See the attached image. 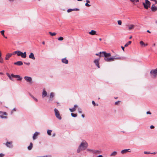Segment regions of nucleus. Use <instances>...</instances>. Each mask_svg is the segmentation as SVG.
I'll list each match as a JSON object with an SVG mask.
<instances>
[{
  "instance_id": "obj_28",
  "label": "nucleus",
  "mask_w": 157,
  "mask_h": 157,
  "mask_svg": "<svg viewBox=\"0 0 157 157\" xmlns=\"http://www.w3.org/2000/svg\"><path fill=\"white\" fill-rule=\"evenodd\" d=\"M52 132V130H48L47 131V134L49 136H50L51 135Z\"/></svg>"
},
{
  "instance_id": "obj_17",
  "label": "nucleus",
  "mask_w": 157,
  "mask_h": 157,
  "mask_svg": "<svg viewBox=\"0 0 157 157\" xmlns=\"http://www.w3.org/2000/svg\"><path fill=\"white\" fill-rule=\"evenodd\" d=\"M131 150L130 149H124L122 150L121 151V153L122 154H124V153H126L128 152H130Z\"/></svg>"
},
{
  "instance_id": "obj_47",
  "label": "nucleus",
  "mask_w": 157,
  "mask_h": 157,
  "mask_svg": "<svg viewBox=\"0 0 157 157\" xmlns=\"http://www.w3.org/2000/svg\"><path fill=\"white\" fill-rule=\"evenodd\" d=\"M32 97L33 98V99L36 101H37L38 100L36 98L34 97L33 96H32Z\"/></svg>"
},
{
  "instance_id": "obj_5",
  "label": "nucleus",
  "mask_w": 157,
  "mask_h": 157,
  "mask_svg": "<svg viewBox=\"0 0 157 157\" xmlns=\"http://www.w3.org/2000/svg\"><path fill=\"white\" fill-rule=\"evenodd\" d=\"M150 74L152 78H155L157 75V68L155 70H151L150 72Z\"/></svg>"
},
{
  "instance_id": "obj_55",
  "label": "nucleus",
  "mask_w": 157,
  "mask_h": 157,
  "mask_svg": "<svg viewBox=\"0 0 157 157\" xmlns=\"http://www.w3.org/2000/svg\"><path fill=\"white\" fill-rule=\"evenodd\" d=\"M146 113L147 114H151V113L150 112H149V111L147 112Z\"/></svg>"
},
{
  "instance_id": "obj_34",
  "label": "nucleus",
  "mask_w": 157,
  "mask_h": 157,
  "mask_svg": "<svg viewBox=\"0 0 157 157\" xmlns=\"http://www.w3.org/2000/svg\"><path fill=\"white\" fill-rule=\"evenodd\" d=\"M71 115L72 117H75L77 116V114H75V113H71Z\"/></svg>"
},
{
  "instance_id": "obj_46",
  "label": "nucleus",
  "mask_w": 157,
  "mask_h": 157,
  "mask_svg": "<svg viewBox=\"0 0 157 157\" xmlns=\"http://www.w3.org/2000/svg\"><path fill=\"white\" fill-rule=\"evenodd\" d=\"M85 6H87V7H89L90 6V5L88 4V3H86V4H85Z\"/></svg>"
},
{
  "instance_id": "obj_64",
  "label": "nucleus",
  "mask_w": 157,
  "mask_h": 157,
  "mask_svg": "<svg viewBox=\"0 0 157 157\" xmlns=\"http://www.w3.org/2000/svg\"><path fill=\"white\" fill-rule=\"evenodd\" d=\"M42 44H45V42L44 41H43L42 43Z\"/></svg>"
},
{
  "instance_id": "obj_10",
  "label": "nucleus",
  "mask_w": 157,
  "mask_h": 157,
  "mask_svg": "<svg viewBox=\"0 0 157 157\" xmlns=\"http://www.w3.org/2000/svg\"><path fill=\"white\" fill-rule=\"evenodd\" d=\"M24 79L27 82H28L30 83H32V78L31 77L29 76H25L24 77Z\"/></svg>"
},
{
  "instance_id": "obj_48",
  "label": "nucleus",
  "mask_w": 157,
  "mask_h": 157,
  "mask_svg": "<svg viewBox=\"0 0 157 157\" xmlns=\"http://www.w3.org/2000/svg\"><path fill=\"white\" fill-rule=\"evenodd\" d=\"M51 157V156L50 155H47L46 156H41V157Z\"/></svg>"
},
{
  "instance_id": "obj_4",
  "label": "nucleus",
  "mask_w": 157,
  "mask_h": 157,
  "mask_svg": "<svg viewBox=\"0 0 157 157\" xmlns=\"http://www.w3.org/2000/svg\"><path fill=\"white\" fill-rule=\"evenodd\" d=\"M142 4L144 8L146 9H147L150 6L151 2L148 0H145V2H143Z\"/></svg>"
},
{
  "instance_id": "obj_49",
  "label": "nucleus",
  "mask_w": 157,
  "mask_h": 157,
  "mask_svg": "<svg viewBox=\"0 0 157 157\" xmlns=\"http://www.w3.org/2000/svg\"><path fill=\"white\" fill-rule=\"evenodd\" d=\"M4 155H5L2 153H0V157H3Z\"/></svg>"
},
{
  "instance_id": "obj_44",
  "label": "nucleus",
  "mask_w": 157,
  "mask_h": 157,
  "mask_svg": "<svg viewBox=\"0 0 157 157\" xmlns=\"http://www.w3.org/2000/svg\"><path fill=\"white\" fill-rule=\"evenodd\" d=\"M16 108H13V109H12V111L11 112V114H12L13 113V111H16Z\"/></svg>"
},
{
  "instance_id": "obj_51",
  "label": "nucleus",
  "mask_w": 157,
  "mask_h": 157,
  "mask_svg": "<svg viewBox=\"0 0 157 157\" xmlns=\"http://www.w3.org/2000/svg\"><path fill=\"white\" fill-rule=\"evenodd\" d=\"M92 102L93 105L94 106H95L96 105V104L94 101H93Z\"/></svg>"
},
{
  "instance_id": "obj_33",
  "label": "nucleus",
  "mask_w": 157,
  "mask_h": 157,
  "mask_svg": "<svg viewBox=\"0 0 157 157\" xmlns=\"http://www.w3.org/2000/svg\"><path fill=\"white\" fill-rule=\"evenodd\" d=\"M132 42L131 41H129L128 42H127L126 44L124 45V47H127Z\"/></svg>"
},
{
  "instance_id": "obj_18",
  "label": "nucleus",
  "mask_w": 157,
  "mask_h": 157,
  "mask_svg": "<svg viewBox=\"0 0 157 157\" xmlns=\"http://www.w3.org/2000/svg\"><path fill=\"white\" fill-rule=\"evenodd\" d=\"M12 55V54L11 53H8L6 54V57H5V59L6 60H9V58Z\"/></svg>"
},
{
  "instance_id": "obj_39",
  "label": "nucleus",
  "mask_w": 157,
  "mask_h": 157,
  "mask_svg": "<svg viewBox=\"0 0 157 157\" xmlns=\"http://www.w3.org/2000/svg\"><path fill=\"white\" fill-rule=\"evenodd\" d=\"M118 24L119 25H121L122 24V22L121 20H118L117 21Z\"/></svg>"
},
{
  "instance_id": "obj_11",
  "label": "nucleus",
  "mask_w": 157,
  "mask_h": 157,
  "mask_svg": "<svg viewBox=\"0 0 157 157\" xmlns=\"http://www.w3.org/2000/svg\"><path fill=\"white\" fill-rule=\"evenodd\" d=\"M100 59V58H99L98 59H96L94 62L96 66L98 68H100V66L99 65V60Z\"/></svg>"
},
{
  "instance_id": "obj_45",
  "label": "nucleus",
  "mask_w": 157,
  "mask_h": 157,
  "mask_svg": "<svg viewBox=\"0 0 157 157\" xmlns=\"http://www.w3.org/2000/svg\"><path fill=\"white\" fill-rule=\"evenodd\" d=\"M53 100V98H50H50H49V103H50V101H52Z\"/></svg>"
},
{
  "instance_id": "obj_13",
  "label": "nucleus",
  "mask_w": 157,
  "mask_h": 157,
  "mask_svg": "<svg viewBox=\"0 0 157 157\" xmlns=\"http://www.w3.org/2000/svg\"><path fill=\"white\" fill-rule=\"evenodd\" d=\"M39 133L37 132L34 134L33 136V139L34 140H35L37 137V136L39 134Z\"/></svg>"
},
{
  "instance_id": "obj_30",
  "label": "nucleus",
  "mask_w": 157,
  "mask_h": 157,
  "mask_svg": "<svg viewBox=\"0 0 157 157\" xmlns=\"http://www.w3.org/2000/svg\"><path fill=\"white\" fill-rule=\"evenodd\" d=\"M17 76H18L17 77H15V78H17V80L18 81H21L22 79V77H21L20 75H17Z\"/></svg>"
},
{
  "instance_id": "obj_38",
  "label": "nucleus",
  "mask_w": 157,
  "mask_h": 157,
  "mask_svg": "<svg viewBox=\"0 0 157 157\" xmlns=\"http://www.w3.org/2000/svg\"><path fill=\"white\" fill-rule=\"evenodd\" d=\"M140 44L141 45H145V44L142 41H141L140 42Z\"/></svg>"
},
{
  "instance_id": "obj_63",
  "label": "nucleus",
  "mask_w": 157,
  "mask_h": 157,
  "mask_svg": "<svg viewBox=\"0 0 157 157\" xmlns=\"http://www.w3.org/2000/svg\"><path fill=\"white\" fill-rule=\"evenodd\" d=\"M8 0L10 2H13L14 1V0Z\"/></svg>"
},
{
  "instance_id": "obj_53",
  "label": "nucleus",
  "mask_w": 157,
  "mask_h": 157,
  "mask_svg": "<svg viewBox=\"0 0 157 157\" xmlns=\"http://www.w3.org/2000/svg\"><path fill=\"white\" fill-rule=\"evenodd\" d=\"M17 51H15L13 52V53L12 54L13 55H14L16 54H17Z\"/></svg>"
},
{
  "instance_id": "obj_54",
  "label": "nucleus",
  "mask_w": 157,
  "mask_h": 157,
  "mask_svg": "<svg viewBox=\"0 0 157 157\" xmlns=\"http://www.w3.org/2000/svg\"><path fill=\"white\" fill-rule=\"evenodd\" d=\"M150 128H151V129H153V128H154V126H153V125H151L150 126Z\"/></svg>"
},
{
  "instance_id": "obj_15",
  "label": "nucleus",
  "mask_w": 157,
  "mask_h": 157,
  "mask_svg": "<svg viewBox=\"0 0 157 157\" xmlns=\"http://www.w3.org/2000/svg\"><path fill=\"white\" fill-rule=\"evenodd\" d=\"M61 61L63 63L65 64H67L68 63V61L66 59V58H63L62 59Z\"/></svg>"
},
{
  "instance_id": "obj_59",
  "label": "nucleus",
  "mask_w": 157,
  "mask_h": 157,
  "mask_svg": "<svg viewBox=\"0 0 157 157\" xmlns=\"http://www.w3.org/2000/svg\"><path fill=\"white\" fill-rule=\"evenodd\" d=\"M86 3H87L90 2V1L88 0H86Z\"/></svg>"
},
{
  "instance_id": "obj_24",
  "label": "nucleus",
  "mask_w": 157,
  "mask_h": 157,
  "mask_svg": "<svg viewBox=\"0 0 157 157\" xmlns=\"http://www.w3.org/2000/svg\"><path fill=\"white\" fill-rule=\"evenodd\" d=\"M79 10V9L78 8H74L73 9H69V12L72 11H78Z\"/></svg>"
},
{
  "instance_id": "obj_58",
  "label": "nucleus",
  "mask_w": 157,
  "mask_h": 157,
  "mask_svg": "<svg viewBox=\"0 0 157 157\" xmlns=\"http://www.w3.org/2000/svg\"><path fill=\"white\" fill-rule=\"evenodd\" d=\"M156 153V152H153V153H151V154H155Z\"/></svg>"
},
{
  "instance_id": "obj_60",
  "label": "nucleus",
  "mask_w": 157,
  "mask_h": 157,
  "mask_svg": "<svg viewBox=\"0 0 157 157\" xmlns=\"http://www.w3.org/2000/svg\"><path fill=\"white\" fill-rule=\"evenodd\" d=\"M81 116L83 118H84L85 117V116L84 114H82Z\"/></svg>"
},
{
  "instance_id": "obj_1",
  "label": "nucleus",
  "mask_w": 157,
  "mask_h": 157,
  "mask_svg": "<svg viewBox=\"0 0 157 157\" xmlns=\"http://www.w3.org/2000/svg\"><path fill=\"white\" fill-rule=\"evenodd\" d=\"M88 146V144L85 140L83 141L79 145L77 150L78 153H80L81 151L86 150Z\"/></svg>"
},
{
  "instance_id": "obj_57",
  "label": "nucleus",
  "mask_w": 157,
  "mask_h": 157,
  "mask_svg": "<svg viewBox=\"0 0 157 157\" xmlns=\"http://www.w3.org/2000/svg\"><path fill=\"white\" fill-rule=\"evenodd\" d=\"M96 157H102V155H100L98 156H97Z\"/></svg>"
},
{
  "instance_id": "obj_32",
  "label": "nucleus",
  "mask_w": 157,
  "mask_h": 157,
  "mask_svg": "<svg viewBox=\"0 0 157 157\" xmlns=\"http://www.w3.org/2000/svg\"><path fill=\"white\" fill-rule=\"evenodd\" d=\"M49 33L52 36H54L56 34L55 33H52L50 32H49Z\"/></svg>"
},
{
  "instance_id": "obj_36",
  "label": "nucleus",
  "mask_w": 157,
  "mask_h": 157,
  "mask_svg": "<svg viewBox=\"0 0 157 157\" xmlns=\"http://www.w3.org/2000/svg\"><path fill=\"white\" fill-rule=\"evenodd\" d=\"M54 96V93L53 92H51L50 93V98H53Z\"/></svg>"
},
{
  "instance_id": "obj_3",
  "label": "nucleus",
  "mask_w": 157,
  "mask_h": 157,
  "mask_svg": "<svg viewBox=\"0 0 157 157\" xmlns=\"http://www.w3.org/2000/svg\"><path fill=\"white\" fill-rule=\"evenodd\" d=\"M54 110L56 117L59 120H61L62 119V115L60 114L59 111L56 108H55Z\"/></svg>"
},
{
  "instance_id": "obj_7",
  "label": "nucleus",
  "mask_w": 157,
  "mask_h": 157,
  "mask_svg": "<svg viewBox=\"0 0 157 157\" xmlns=\"http://www.w3.org/2000/svg\"><path fill=\"white\" fill-rule=\"evenodd\" d=\"M109 58H112L113 59V60H111V61H114L115 59H123V58L121 57L118 55H116L115 56H112V57H109Z\"/></svg>"
},
{
  "instance_id": "obj_56",
  "label": "nucleus",
  "mask_w": 157,
  "mask_h": 157,
  "mask_svg": "<svg viewBox=\"0 0 157 157\" xmlns=\"http://www.w3.org/2000/svg\"><path fill=\"white\" fill-rule=\"evenodd\" d=\"M121 48H122V49L123 50V51H124V47H123V46H122L121 47Z\"/></svg>"
},
{
  "instance_id": "obj_40",
  "label": "nucleus",
  "mask_w": 157,
  "mask_h": 157,
  "mask_svg": "<svg viewBox=\"0 0 157 157\" xmlns=\"http://www.w3.org/2000/svg\"><path fill=\"white\" fill-rule=\"evenodd\" d=\"M144 153L145 154H151V153L149 151H144Z\"/></svg>"
},
{
  "instance_id": "obj_8",
  "label": "nucleus",
  "mask_w": 157,
  "mask_h": 157,
  "mask_svg": "<svg viewBox=\"0 0 157 157\" xmlns=\"http://www.w3.org/2000/svg\"><path fill=\"white\" fill-rule=\"evenodd\" d=\"M0 117L2 119H6L7 118V117L6 116H4L3 115H6L7 113L5 112H1L0 111Z\"/></svg>"
},
{
  "instance_id": "obj_35",
  "label": "nucleus",
  "mask_w": 157,
  "mask_h": 157,
  "mask_svg": "<svg viewBox=\"0 0 157 157\" xmlns=\"http://www.w3.org/2000/svg\"><path fill=\"white\" fill-rule=\"evenodd\" d=\"M10 76H11V78H12V77L15 78L17 77H18V76H17V75H14L13 74H11Z\"/></svg>"
},
{
  "instance_id": "obj_23",
  "label": "nucleus",
  "mask_w": 157,
  "mask_h": 157,
  "mask_svg": "<svg viewBox=\"0 0 157 157\" xmlns=\"http://www.w3.org/2000/svg\"><path fill=\"white\" fill-rule=\"evenodd\" d=\"M77 105H74V107L72 109H69V110L71 112H73L75 111L76 110V108L77 107Z\"/></svg>"
},
{
  "instance_id": "obj_26",
  "label": "nucleus",
  "mask_w": 157,
  "mask_h": 157,
  "mask_svg": "<svg viewBox=\"0 0 157 157\" xmlns=\"http://www.w3.org/2000/svg\"><path fill=\"white\" fill-rule=\"evenodd\" d=\"M33 147V144L32 143H30L28 147V149L29 150H31Z\"/></svg>"
},
{
  "instance_id": "obj_25",
  "label": "nucleus",
  "mask_w": 157,
  "mask_h": 157,
  "mask_svg": "<svg viewBox=\"0 0 157 157\" xmlns=\"http://www.w3.org/2000/svg\"><path fill=\"white\" fill-rule=\"evenodd\" d=\"M135 25H131L128 26V29L129 30L132 29H134Z\"/></svg>"
},
{
  "instance_id": "obj_16",
  "label": "nucleus",
  "mask_w": 157,
  "mask_h": 157,
  "mask_svg": "<svg viewBox=\"0 0 157 157\" xmlns=\"http://www.w3.org/2000/svg\"><path fill=\"white\" fill-rule=\"evenodd\" d=\"M29 58L30 59H32L33 60H35V58L34 56V55L33 53L32 52L30 53V54L29 56Z\"/></svg>"
},
{
  "instance_id": "obj_50",
  "label": "nucleus",
  "mask_w": 157,
  "mask_h": 157,
  "mask_svg": "<svg viewBox=\"0 0 157 157\" xmlns=\"http://www.w3.org/2000/svg\"><path fill=\"white\" fill-rule=\"evenodd\" d=\"M120 101H116L115 102V105H117L119 102H120Z\"/></svg>"
},
{
  "instance_id": "obj_43",
  "label": "nucleus",
  "mask_w": 157,
  "mask_h": 157,
  "mask_svg": "<svg viewBox=\"0 0 157 157\" xmlns=\"http://www.w3.org/2000/svg\"><path fill=\"white\" fill-rule=\"evenodd\" d=\"M78 111L79 113H82V109H81L79 108L78 109Z\"/></svg>"
},
{
  "instance_id": "obj_14",
  "label": "nucleus",
  "mask_w": 157,
  "mask_h": 157,
  "mask_svg": "<svg viewBox=\"0 0 157 157\" xmlns=\"http://www.w3.org/2000/svg\"><path fill=\"white\" fill-rule=\"evenodd\" d=\"M6 146L9 148H11L13 147L12 145V142H7L6 144Z\"/></svg>"
},
{
  "instance_id": "obj_2",
  "label": "nucleus",
  "mask_w": 157,
  "mask_h": 157,
  "mask_svg": "<svg viewBox=\"0 0 157 157\" xmlns=\"http://www.w3.org/2000/svg\"><path fill=\"white\" fill-rule=\"evenodd\" d=\"M111 56L110 53H107L103 51L101 52L100 54V58L101 57H104V60L106 62H111V60H113V59L112 58L108 57Z\"/></svg>"
},
{
  "instance_id": "obj_9",
  "label": "nucleus",
  "mask_w": 157,
  "mask_h": 157,
  "mask_svg": "<svg viewBox=\"0 0 157 157\" xmlns=\"http://www.w3.org/2000/svg\"><path fill=\"white\" fill-rule=\"evenodd\" d=\"M86 151H90L93 154L99 153L100 152L98 150L91 149H87Z\"/></svg>"
},
{
  "instance_id": "obj_29",
  "label": "nucleus",
  "mask_w": 157,
  "mask_h": 157,
  "mask_svg": "<svg viewBox=\"0 0 157 157\" xmlns=\"http://www.w3.org/2000/svg\"><path fill=\"white\" fill-rule=\"evenodd\" d=\"M6 75L9 78H10V79L12 81L13 80V78H11L10 75L9 74V73H6Z\"/></svg>"
},
{
  "instance_id": "obj_42",
  "label": "nucleus",
  "mask_w": 157,
  "mask_h": 157,
  "mask_svg": "<svg viewBox=\"0 0 157 157\" xmlns=\"http://www.w3.org/2000/svg\"><path fill=\"white\" fill-rule=\"evenodd\" d=\"M4 30H2L0 32V33H1L2 35L3 36H4Z\"/></svg>"
},
{
  "instance_id": "obj_12",
  "label": "nucleus",
  "mask_w": 157,
  "mask_h": 157,
  "mask_svg": "<svg viewBox=\"0 0 157 157\" xmlns=\"http://www.w3.org/2000/svg\"><path fill=\"white\" fill-rule=\"evenodd\" d=\"M151 9L152 11L155 12L157 10V7L153 4L151 6Z\"/></svg>"
},
{
  "instance_id": "obj_37",
  "label": "nucleus",
  "mask_w": 157,
  "mask_h": 157,
  "mask_svg": "<svg viewBox=\"0 0 157 157\" xmlns=\"http://www.w3.org/2000/svg\"><path fill=\"white\" fill-rule=\"evenodd\" d=\"M63 37H61V36H60V37H59L58 38V40H60V41H61V40H63Z\"/></svg>"
},
{
  "instance_id": "obj_31",
  "label": "nucleus",
  "mask_w": 157,
  "mask_h": 157,
  "mask_svg": "<svg viewBox=\"0 0 157 157\" xmlns=\"http://www.w3.org/2000/svg\"><path fill=\"white\" fill-rule=\"evenodd\" d=\"M130 1L133 3L135 2H139V0H130Z\"/></svg>"
},
{
  "instance_id": "obj_19",
  "label": "nucleus",
  "mask_w": 157,
  "mask_h": 157,
  "mask_svg": "<svg viewBox=\"0 0 157 157\" xmlns=\"http://www.w3.org/2000/svg\"><path fill=\"white\" fill-rule=\"evenodd\" d=\"M47 95V92L44 89L42 92V96L43 98L45 97Z\"/></svg>"
},
{
  "instance_id": "obj_62",
  "label": "nucleus",
  "mask_w": 157,
  "mask_h": 157,
  "mask_svg": "<svg viewBox=\"0 0 157 157\" xmlns=\"http://www.w3.org/2000/svg\"><path fill=\"white\" fill-rule=\"evenodd\" d=\"M147 33H151V32L149 30H147Z\"/></svg>"
},
{
  "instance_id": "obj_61",
  "label": "nucleus",
  "mask_w": 157,
  "mask_h": 157,
  "mask_svg": "<svg viewBox=\"0 0 157 157\" xmlns=\"http://www.w3.org/2000/svg\"><path fill=\"white\" fill-rule=\"evenodd\" d=\"M55 135H56V134H55V133H54V134L52 135V137H54V136H55Z\"/></svg>"
},
{
  "instance_id": "obj_6",
  "label": "nucleus",
  "mask_w": 157,
  "mask_h": 157,
  "mask_svg": "<svg viewBox=\"0 0 157 157\" xmlns=\"http://www.w3.org/2000/svg\"><path fill=\"white\" fill-rule=\"evenodd\" d=\"M17 55L18 56H21V57L23 58H25L26 56V52H24L23 53L21 51H17Z\"/></svg>"
},
{
  "instance_id": "obj_52",
  "label": "nucleus",
  "mask_w": 157,
  "mask_h": 157,
  "mask_svg": "<svg viewBox=\"0 0 157 157\" xmlns=\"http://www.w3.org/2000/svg\"><path fill=\"white\" fill-rule=\"evenodd\" d=\"M24 63L27 65H29L30 64V63H26V62H24Z\"/></svg>"
},
{
  "instance_id": "obj_22",
  "label": "nucleus",
  "mask_w": 157,
  "mask_h": 157,
  "mask_svg": "<svg viewBox=\"0 0 157 157\" xmlns=\"http://www.w3.org/2000/svg\"><path fill=\"white\" fill-rule=\"evenodd\" d=\"M117 152L116 151H114L112 152L111 154L110 155V156H114L116 155L117 154Z\"/></svg>"
},
{
  "instance_id": "obj_20",
  "label": "nucleus",
  "mask_w": 157,
  "mask_h": 157,
  "mask_svg": "<svg viewBox=\"0 0 157 157\" xmlns=\"http://www.w3.org/2000/svg\"><path fill=\"white\" fill-rule=\"evenodd\" d=\"M14 64L18 66H21L23 64V62L21 61H18L14 63Z\"/></svg>"
},
{
  "instance_id": "obj_21",
  "label": "nucleus",
  "mask_w": 157,
  "mask_h": 157,
  "mask_svg": "<svg viewBox=\"0 0 157 157\" xmlns=\"http://www.w3.org/2000/svg\"><path fill=\"white\" fill-rule=\"evenodd\" d=\"M89 34L92 35H97L96 34V32L94 30H92L90 32H89Z\"/></svg>"
},
{
  "instance_id": "obj_27",
  "label": "nucleus",
  "mask_w": 157,
  "mask_h": 157,
  "mask_svg": "<svg viewBox=\"0 0 157 157\" xmlns=\"http://www.w3.org/2000/svg\"><path fill=\"white\" fill-rule=\"evenodd\" d=\"M2 53H0V63H3V59L2 58Z\"/></svg>"
},
{
  "instance_id": "obj_41",
  "label": "nucleus",
  "mask_w": 157,
  "mask_h": 157,
  "mask_svg": "<svg viewBox=\"0 0 157 157\" xmlns=\"http://www.w3.org/2000/svg\"><path fill=\"white\" fill-rule=\"evenodd\" d=\"M101 52H99L98 53L96 54L95 55L97 56H98L100 58V54H101Z\"/></svg>"
}]
</instances>
